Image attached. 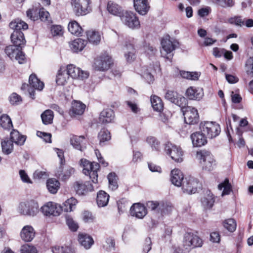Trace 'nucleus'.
I'll return each mask as SVG.
<instances>
[{
  "mask_svg": "<svg viewBox=\"0 0 253 253\" xmlns=\"http://www.w3.org/2000/svg\"><path fill=\"white\" fill-rule=\"evenodd\" d=\"M196 158L199 160L203 169L205 170L211 171L215 166V161L209 151L205 150L197 151Z\"/></svg>",
  "mask_w": 253,
  "mask_h": 253,
  "instance_id": "obj_1",
  "label": "nucleus"
},
{
  "mask_svg": "<svg viewBox=\"0 0 253 253\" xmlns=\"http://www.w3.org/2000/svg\"><path fill=\"white\" fill-rule=\"evenodd\" d=\"M146 205L148 209L158 214L159 217L160 216L169 214L172 210L171 204L168 202L151 201H148Z\"/></svg>",
  "mask_w": 253,
  "mask_h": 253,
  "instance_id": "obj_2",
  "label": "nucleus"
},
{
  "mask_svg": "<svg viewBox=\"0 0 253 253\" xmlns=\"http://www.w3.org/2000/svg\"><path fill=\"white\" fill-rule=\"evenodd\" d=\"M81 165L83 167V172L86 175H89L93 183L98 182V171L100 165L96 162L91 163L86 159H81Z\"/></svg>",
  "mask_w": 253,
  "mask_h": 253,
  "instance_id": "obj_3",
  "label": "nucleus"
},
{
  "mask_svg": "<svg viewBox=\"0 0 253 253\" xmlns=\"http://www.w3.org/2000/svg\"><path fill=\"white\" fill-rule=\"evenodd\" d=\"M39 204L37 202L30 200L20 203L17 210L22 215L34 216L39 212Z\"/></svg>",
  "mask_w": 253,
  "mask_h": 253,
  "instance_id": "obj_4",
  "label": "nucleus"
},
{
  "mask_svg": "<svg viewBox=\"0 0 253 253\" xmlns=\"http://www.w3.org/2000/svg\"><path fill=\"white\" fill-rule=\"evenodd\" d=\"M203 244L202 239L197 234L192 232H187L184 235L183 246L188 251L191 249L201 247Z\"/></svg>",
  "mask_w": 253,
  "mask_h": 253,
  "instance_id": "obj_5",
  "label": "nucleus"
},
{
  "mask_svg": "<svg viewBox=\"0 0 253 253\" xmlns=\"http://www.w3.org/2000/svg\"><path fill=\"white\" fill-rule=\"evenodd\" d=\"M200 128L201 132L210 138L217 136L220 132V126L215 122H202L200 124Z\"/></svg>",
  "mask_w": 253,
  "mask_h": 253,
  "instance_id": "obj_6",
  "label": "nucleus"
},
{
  "mask_svg": "<svg viewBox=\"0 0 253 253\" xmlns=\"http://www.w3.org/2000/svg\"><path fill=\"white\" fill-rule=\"evenodd\" d=\"M176 43V42L170 40L169 37L163 39L161 41L162 49L161 50V54L162 56L171 61L173 55L172 51L175 50Z\"/></svg>",
  "mask_w": 253,
  "mask_h": 253,
  "instance_id": "obj_7",
  "label": "nucleus"
},
{
  "mask_svg": "<svg viewBox=\"0 0 253 253\" xmlns=\"http://www.w3.org/2000/svg\"><path fill=\"white\" fill-rule=\"evenodd\" d=\"M122 22L126 26L132 29L140 28V24L136 15L131 11H126L121 17Z\"/></svg>",
  "mask_w": 253,
  "mask_h": 253,
  "instance_id": "obj_8",
  "label": "nucleus"
},
{
  "mask_svg": "<svg viewBox=\"0 0 253 253\" xmlns=\"http://www.w3.org/2000/svg\"><path fill=\"white\" fill-rule=\"evenodd\" d=\"M180 108L186 124L194 125L199 122V116L197 109L191 106H186V105Z\"/></svg>",
  "mask_w": 253,
  "mask_h": 253,
  "instance_id": "obj_9",
  "label": "nucleus"
},
{
  "mask_svg": "<svg viewBox=\"0 0 253 253\" xmlns=\"http://www.w3.org/2000/svg\"><path fill=\"white\" fill-rule=\"evenodd\" d=\"M165 151L172 160L180 163L183 161V151L180 147H178L170 142L165 145Z\"/></svg>",
  "mask_w": 253,
  "mask_h": 253,
  "instance_id": "obj_10",
  "label": "nucleus"
},
{
  "mask_svg": "<svg viewBox=\"0 0 253 253\" xmlns=\"http://www.w3.org/2000/svg\"><path fill=\"white\" fill-rule=\"evenodd\" d=\"M113 64L112 58L108 55H102L95 59L93 68L99 71H105L108 70Z\"/></svg>",
  "mask_w": 253,
  "mask_h": 253,
  "instance_id": "obj_11",
  "label": "nucleus"
},
{
  "mask_svg": "<svg viewBox=\"0 0 253 253\" xmlns=\"http://www.w3.org/2000/svg\"><path fill=\"white\" fill-rule=\"evenodd\" d=\"M89 0H73L72 5L73 10L78 16L85 15L89 10Z\"/></svg>",
  "mask_w": 253,
  "mask_h": 253,
  "instance_id": "obj_12",
  "label": "nucleus"
},
{
  "mask_svg": "<svg viewBox=\"0 0 253 253\" xmlns=\"http://www.w3.org/2000/svg\"><path fill=\"white\" fill-rule=\"evenodd\" d=\"M165 97L167 100L180 107H183L187 103V100L184 97L173 90H167L165 93Z\"/></svg>",
  "mask_w": 253,
  "mask_h": 253,
  "instance_id": "obj_13",
  "label": "nucleus"
},
{
  "mask_svg": "<svg viewBox=\"0 0 253 253\" xmlns=\"http://www.w3.org/2000/svg\"><path fill=\"white\" fill-rule=\"evenodd\" d=\"M41 211L46 216H58L62 211V208L56 203L49 202L41 208Z\"/></svg>",
  "mask_w": 253,
  "mask_h": 253,
  "instance_id": "obj_14",
  "label": "nucleus"
},
{
  "mask_svg": "<svg viewBox=\"0 0 253 253\" xmlns=\"http://www.w3.org/2000/svg\"><path fill=\"white\" fill-rule=\"evenodd\" d=\"M69 77L73 79H85L89 76V73L81 70L79 68L76 67L73 64L67 66L66 70Z\"/></svg>",
  "mask_w": 253,
  "mask_h": 253,
  "instance_id": "obj_15",
  "label": "nucleus"
},
{
  "mask_svg": "<svg viewBox=\"0 0 253 253\" xmlns=\"http://www.w3.org/2000/svg\"><path fill=\"white\" fill-rule=\"evenodd\" d=\"M73 188L76 193L80 195H84L88 192L93 190V185L88 181L81 180L75 181L73 184Z\"/></svg>",
  "mask_w": 253,
  "mask_h": 253,
  "instance_id": "obj_16",
  "label": "nucleus"
},
{
  "mask_svg": "<svg viewBox=\"0 0 253 253\" xmlns=\"http://www.w3.org/2000/svg\"><path fill=\"white\" fill-rule=\"evenodd\" d=\"M198 185V181L196 179L193 177L186 178L182 184L183 192L189 194L195 193Z\"/></svg>",
  "mask_w": 253,
  "mask_h": 253,
  "instance_id": "obj_17",
  "label": "nucleus"
},
{
  "mask_svg": "<svg viewBox=\"0 0 253 253\" xmlns=\"http://www.w3.org/2000/svg\"><path fill=\"white\" fill-rule=\"evenodd\" d=\"M130 214L138 218H143L147 214L146 207L139 203L134 204L130 208Z\"/></svg>",
  "mask_w": 253,
  "mask_h": 253,
  "instance_id": "obj_18",
  "label": "nucleus"
},
{
  "mask_svg": "<svg viewBox=\"0 0 253 253\" xmlns=\"http://www.w3.org/2000/svg\"><path fill=\"white\" fill-rule=\"evenodd\" d=\"M133 6L135 10L142 15H146L150 8L148 0H133Z\"/></svg>",
  "mask_w": 253,
  "mask_h": 253,
  "instance_id": "obj_19",
  "label": "nucleus"
},
{
  "mask_svg": "<svg viewBox=\"0 0 253 253\" xmlns=\"http://www.w3.org/2000/svg\"><path fill=\"white\" fill-rule=\"evenodd\" d=\"M20 236L23 241L31 242L35 236V231L32 226L26 225L22 228Z\"/></svg>",
  "mask_w": 253,
  "mask_h": 253,
  "instance_id": "obj_20",
  "label": "nucleus"
},
{
  "mask_svg": "<svg viewBox=\"0 0 253 253\" xmlns=\"http://www.w3.org/2000/svg\"><path fill=\"white\" fill-rule=\"evenodd\" d=\"M186 96L190 100H199L204 96V92L202 88L190 86L186 91Z\"/></svg>",
  "mask_w": 253,
  "mask_h": 253,
  "instance_id": "obj_21",
  "label": "nucleus"
},
{
  "mask_svg": "<svg viewBox=\"0 0 253 253\" xmlns=\"http://www.w3.org/2000/svg\"><path fill=\"white\" fill-rule=\"evenodd\" d=\"M11 40L14 45L22 48L25 43L24 34L21 31H14L11 35Z\"/></svg>",
  "mask_w": 253,
  "mask_h": 253,
  "instance_id": "obj_22",
  "label": "nucleus"
},
{
  "mask_svg": "<svg viewBox=\"0 0 253 253\" xmlns=\"http://www.w3.org/2000/svg\"><path fill=\"white\" fill-rule=\"evenodd\" d=\"M190 138L194 147L204 146L207 142L206 137L202 132H194L191 134Z\"/></svg>",
  "mask_w": 253,
  "mask_h": 253,
  "instance_id": "obj_23",
  "label": "nucleus"
},
{
  "mask_svg": "<svg viewBox=\"0 0 253 253\" xmlns=\"http://www.w3.org/2000/svg\"><path fill=\"white\" fill-rule=\"evenodd\" d=\"M171 181L174 185L180 187L184 181V176L180 170L175 169L171 171Z\"/></svg>",
  "mask_w": 253,
  "mask_h": 253,
  "instance_id": "obj_24",
  "label": "nucleus"
},
{
  "mask_svg": "<svg viewBox=\"0 0 253 253\" xmlns=\"http://www.w3.org/2000/svg\"><path fill=\"white\" fill-rule=\"evenodd\" d=\"M114 118V113L110 109L103 110L100 114L99 122L105 124L112 123Z\"/></svg>",
  "mask_w": 253,
  "mask_h": 253,
  "instance_id": "obj_25",
  "label": "nucleus"
},
{
  "mask_svg": "<svg viewBox=\"0 0 253 253\" xmlns=\"http://www.w3.org/2000/svg\"><path fill=\"white\" fill-rule=\"evenodd\" d=\"M78 241L82 246L85 249H89L94 244L92 238L86 234H79Z\"/></svg>",
  "mask_w": 253,
  "mask_h": 253,
  "instance_id": "obj_26",
  "label": "nucleus"
},
{
  "mask_svg": "<svg viewBox=\"0 0 253 253\" xmlns=\"http://www.w3.org/2000/svg\"><path fill=\"white\" fill-rule=\"evenodd\" d=\"M85 105L80 101H74L70 112L72 115H81L85 109Z\"/></svg>",
  "mask_w": 253,
  "mask_h": 253,
  "instance_id": "obj_27",
  "label": "nucleus"
},
{
  "mask_svg": "<svg viewBox=\"0 0 253 253\" xmlns=\"http://www.w3.org/2000/svg\"><path fill=\"white\" fill-rule=\"evenodd\" d=\"M214 198L211 191H207L204 196L201 199V203L205 209H210L213 205Z\"/></svg>",
  "mask_w": 253,
  "mask_h": 253,
  "instance_id": "obj_28",
  "label": "nucleus"
},
{
  "mask_svg": "<svg viewBox=\"0 0 253 253\" xmlns=\"http://www.w3.org/2000/svg\"><path fill=\"white\" fill-rule=\"evenodd\" d=\"M107 9L109 13L115 16H120V17L124 13L122 7L116 3L112 1H109L108 2Z\"/></svg>",
  "mask_w": 253,
  "mask_h": 253,
  "instance_id": "obj_29",
  "label": "nucleus"
},
{
  "mask_svg": "<svg viewBox=\"0 0 253 253\" xmlns=\"http://www.w3.org/2000/svg\"><path fill=\"white\" fill-rule=\"evenodd\" d=\"M29 83L31 87L38 90H42L44 87V84L34 74L30 76Z\"/></svg>",
  "mask_w": 253,
  "mask_h": 253,
  "instance_id": "obj_30",
  "label": "nucleus"
},
{
  "mask_svg": "<svg viewBox=\"0 0 253 253\" xmlns=\"http://www.w3.org/2000/svg\"><path fill=\"white\" fill-rule=\"evenodd\" d=\"M124 50L126 61L128 62L133 61L135 58V49L133 45L130 43L127 44Z\"/></svg>",
  "mask_w": 253,
  "mask_h": 253,
  "instance_id": "obj_31",
  "label": "nucleus"
},
{
  "mask_svg": "<svg viewBox=\"0 0 253 253\" xmlns=\"http://www.w3.org/2000/svg\"><path fill=\"white\" fill-rule=\"evenodd\" d=\"M9 140L12 142V143H15L17 145H22L24 143L26 137L25 136L20 134L17 130L13 129L10 133Z\"/></svg>",
  "mask_w": 253,
  "mask_h": 253,
  "instance_id": "obj_32",
  "label": "nucleus"
},
{
  "mask_svg": "<svg viewBox=\"0 0 253 253\" xmlns=\"http://www.w3.org/2000/svg\"><path fill=\"white\" fill-rule=\"evenodd\" d=\"M109 195L104 191H100L97 193L96 202L99 207H104L108 203Z\"/></svg>",
  "mask_w": 253,
  "mask_h": 253,
  "instance_id": "obj_33",
  "label": "nucleus"
},
{
  "mask_svg": "<svg viewBox=\"0 0 253 253\" xmlns=\"http://www.w3.org/2000/svg\"><path fill=\"white\" fill-rule=\"evenodd\" d=\"M86 41L82 39H77L70 44L71 49L75 52L82 51L86 44Z\"/></svg>",
  "mask_w": 253,
  "mask_h": 253,
  "instance_id": "obj_34",
  "label": "nucleus"
},
{
  "mask_svg": "<svg viewBox=\"0 0 253 253\" xmlns=\"http://www.w3.org/2000/svg\"><path fill=\"white\" fill-rule=\"evenodd\" d=\"M84 139L85 138L83 135H73L70 138V143L75 149L82 151L83 143Z\"/></svg>",
  "mask_w": 253,
  "mask_h": 253,
  "instance_id": "obj_35",
  "label": "nucleus"
},
{
  "mask_svg": "<svg viewBox=\"0 0 253 253\" xmlns=\"http://www.w3.org/2000/svg\"><path fill=\"white\" fill-rule=\"evenodd\" d=\"M74 172V169L73 168H69L66 170H63L62 167H60L56 174L59 179L62 181H66Z\"/></svg>",
  "mask_w": 253,
  "mask_h": 253,
  "instance_id": "obj_36",
  "label": "nucleus"
},
{
  "mask_svg": "<svg viewBox=\"0 0 253 253\" xmlns=\"http://www.w3.org/2000/svg\"><path fill=\"white\" fill-rule=\"evenodd\" d=\"M9 27L14 31H21V29L26 30L28 28V24L19 19H16L9 23Z\"/></svg>",
  "mask_w": 253,
  "mask_h": 253,
  "instance_id": "obj_37",
  "label": "nucleus"
},
{
  "mask_svg": "<svg viewBox=\"0 0 253 253\" xmlns=\"http://www.w3.org/2000/svg\"><path fill=\"white\" fill-rule=\"evenodd\" d=\"M69 31L76 36H79L83 32V29L79 24L76 21H71L68 24Z\"/></svg>",
  "mask_w": 253,
  "mask_h": 253,
  "instance_id": "obj_38",
  "label": "nucleus"
},
{
  "mask_svg": "<svg viewBox=\"0 0 253 253\" xmlns=\"http://www.w3.org/2000/svg\"><path fill=\"white\" fill-rule=\"evenodd\" d=\"M151 103L154 110L161 112L163 110V103L160 97L155 95L151 96Z\"/></svg>",
  "mask_w": 253,
  "mask_h": 253,
  "instance_id": "obj_39",
  "label": "nucleus"
},
{
  "mask_svg": "<svg viewBox=\"0 0 253 253\" xmlns=\"http://www.w3.org/2000/svg\"><path fill=\"white\" fill-rule=\"evenodd\" d=\"M69 77L65 69H61L59 70L56 78V83L58 85H64L69 79Z\"/></svg>",
  "mask_w": 253,
  "mask_h": 253,
  "instance_id": "obj_40",
  "label": "nucleus"
},
{
  "mask_svg": "<svg viewBox=\"0 0 253 253\" xmlns=\"http://www.w3.org/2000/svg\"><path fill=\"white\" fill-rule=\"evenodd\" d=\"M47 188L51 193L55 194L57 193L60 187L59 181L54 178L49 179L46 182Z\"/></svg>",
  "mask_w": 253,
  "mask_h": 253,
  "instance_id": "obj_41",
  "label": "nucleus"
},
{
  "mask_svg": "<svg viewBox=\"0 0 253 253\" xmlns=\"http://www.w3.org/2000/svg\"><path fill=\"white\" fill-rule=\"evenodd\" d=\"M77 203V200L74 198H71L67 200L63 204L61 207L62 211H64L66 212H70L75 209V206Z\"/></svg>",
  "mask_w": 253,
  "mask_h": 253,
  "instance_id": "obj_42",
  "label": "nucleus"
},
{
  "mask_svg": "<svg viewBox=\"0 0 253 253\" xmlns=\"http://www.w3.org/2000/svg\"><path fill=\"white\" fill-rule=\"evenodd\" d=\"M87 37L88 41L94 44H97L101 40V35L99 33L93 31H88Z\"/></svg>",
  "mask_w": 253,
  "mask_h": 253,
  "instance_id": "obj_43",
  "label": "nucleus"
},
{
  "mask_svg": "<svg viewBox=\"0 0 253 253\" xmlns=\"http://www.w3.org/2000/svg\"><path fill=\"white\" fill-rule=\"evenodd\" d=\"M22 49L14 44L11 45L5 48V52L11 59L13 60L16 57V55L18 54L19 50Z\"/></svg>",
  "mask_w": 253,
  "mask_h": 253,
  "instance_id": "obj_44",
  "label": "nucleus"
},
{
  "mask_svg": "<svg viewBox=\"0 0 253 253\" xmlns=\"http://www.w3.org/2000/svg\"><path fill=\"white\" fill-rule=\"evenodd\" d=\"M1 145L3 153L6 155L10 154L13 150L12 142L7 138L1 141Z\"/></svg>",
  "mask_w": 253,
  "mask_h": 253,
  "instance_id": "obj_45",
  "label": "nucleus"
},
{
  "mask_svg": "<svg viewBox=\"0 0 253 253\" xmlns=\"http://www.w3.org/2000/svg\"><path fill=\"white\" fill-rule=\"evenodd\" d=\"M0 125L5 129H9L13 126L11 119L6 114H3L0 116Z\"/></svg>",
  "mask_w": 253,
  "mask_h": 253,
  "instance_id": "obj_46",
  "label": "nucleus"
},
{
  "mask_svg": "<svg viewBox=\"0 0 253 253\" xmlns=\"http://www.w3.org/2000/svg\"><path fill=\"white\" fill-rule=\"evenodd\" d=\"M53 112L51 110H46L41 115L42 123L44 125L50 124L53 119Z\"/></svg>",
  "mask_w": 253,
  "mask_h": 253,
  "instance_id": "obj_47",
  "label": "nucleus"
},
{
  "mask_svg": "<svg viewBox=\"0 0 253 253\" xmlns=\"http://www.w3.org/2000/svg\"><path fill=\"white\" fill-rule=\"evenodd\" d=\"M224 227L230 232H234L236 229V222L233 218H229L223 222Z\"/></svg>",
  "mask_w": 253,
  "mask_h": 253,
  "instance_id": "obj_48",
  "label": "nucleus"
},
{
  "mask_svg": "<svg viewBox=\"0 0 253 253\" xmlns=\"http://www.w3.org/2000/svg\"><path fill=\"white\" fill-rule=\"evenodd\" d=\"M115 243L111 237L107 238L102 244L103 248L107 252H111L115 250Z\"/></svg>",
  "mask_w": 253,
  "mask_h": 253,
  "instance_id": "obj_49",
  "label": "nucleus"
},
{
  "mask_svg": "<svg viewBox=\"0 0 253 253\" xmlns=\"http://www.w3.org/2000/svg\"><path fill=\"white\" fill-rule=\"evenodd\" d=\"M218 187L220 190L223 188V191L221 194L222 196L229 194L231 191V186L228 179H226L223 182L219 184Z\"/></svg>",
  "mask_w": 253,
  "mask_h": 253,
  "instance_id": "obj_50",
  "label": "nucleus"
},
{
  "mask_svg": "<svg viewBox=\"0 0 253 253\" xmlns=\"http://www.w3.org/2000/svg\"><path fill=\"white\" fill-rule=\"evenodd\" d=\"M245 18L243 16L237 15L230 18L229 19V22L231 24H234L238 27H243L245 26Z\"/></svg>",
  "mask_w": 253,
  "mask_h": 253,
  "instance_id": "obj_51",
  "label": "nucleus"
},
{
  "mask_svg": "<svg viewBox=\"0 0 253 253\" xmlns=\"http://www.w3.org/2000/svg\"><path fill=\"white\" fill-rule=\"evenodd\" d=\"M109 181V187L112 190H116L118 188L117 182V176L115 173L111 172L108 175Z\"/></svg>",
  "mask_w": 253,
  "mask_h": 253,
  "instance_id": "obj_52",
  "label": "nucleus"
},
{
  "mask_svg": "<svg viewBox=\"0 0 253 253\" xmlns=\"http://www.w3.org/2000/svg\"><path fill=\"white\" fill-rule=\"evenodd\" d=\"M98 137L100 141V144L111 139L110 132L105 129H102L100 131Z\"/></svg>",
  "mask_w": 253,
  "mask_h": 253,
  "instance_id": "obj_53",
  "label": "nucleus"
},
{
  "mask_svg": "<svg viewBox=\"0 0 253 253\" xmlns=\"http://www.w3.org/2000/svg\"><path fill=\"white\" fill-rule=\"evenodd\" d=\"M147 142L150 145L153 150L159 151L160 150V142L154 137L149 136L147 138Z\"/></svg>",
  "mask_w": 253,
  "mask_h": 253,
  "instance_id": "obj_54",
  "label": "nucleus"
},
{
  "mask_svg": "<svg viewBox=\"0 0 253 253\" xmlns=\"http://www.w3.org/2000/svg\"><path fill=\"white\" fill-rule=\"evenodd\" d=\"M66 224L71 231L75 232L78 230L79 228L78 224L72 217L69 216H66Z\"/></svg>",
  "mask_w": 253,
  "mask_h": 253,
  "instance_id": "obj_55",
  "label": "nucleus"
},
{
  "mask_svg": "<svg viewBox=\"0 0 253 253\" xmlns=\"http://www.w3.org/2000/svg\"><path fill=\"white\" fill-rule=\"evenodd\" d=\"M21 253H38L37 249L32 245L25 244L21 247Z\"/></svg>",
  "mask_w": 253,
  "mask_h": 253,
  "instance_id": "obj_56",
  "label": "nucleus"
},
{
  "mask_svg": "<svg viewBox=\"0 0 253 253\" xmlns=\"http://www.w3.org/2000/svg\"><path fill=\"white\" fill-rule=\"evenodd\" d=\"M27 16L33 21L38 19L39 11L37 8L29 9L26 12Z\"/></svg>",
  "mask_w": 253,
  "mask_h": 253,
  "instance_id": "obj_57",
  "label": "nucleus"
},
{
  "mask_svg": "<svg viewBox=\"0 0 253 253\" xmlns=\"http://www.w3.org/2000/svg\"><path fill=\"white\" fill-rule=\"evenodd\" d=\"M141 76L149 84L153 83L154 80L153 76L148 71V69H144L142 72Z\"/></svg>",
  "mask_w": 253,
  "mask_h": 253,
  "instance_id": "obj_58",
  "label": "nucleus"
},
{
  "mask_svg": "<svg viewBox=\"0 0 253 253\" xmlns=\"http://www.w3.org/2000/svg\"><path fill=\"white\" fill-rule=\"evenodd\" d=\"M9 100L10 103L12 105L18 104L22 101L21 96L16 93H13L9 97Z\"/></svg>",
  "mask_w": 253,
  "mask_h": 253,
  "instance_id": "obj_59",
  "label": "nucleus"
},
{
  "mask_svg": "<svg viewBox=\"0 0 253 253\" xmlns=\"http://www.w3.org/2000/svg\"><path fill=\"white\" fill-rule=\"evenodd\" d=\"M82 217L84 222L86 223L92 222L94 220V217L92 213L88 211H84L83 213Z\"/></svg>",
  "mask_w": 253,
  "mask_h": 253,
  "instance_id": "obj_60",
  "label": "nucleus"
},
{
  "mask_svg": "<svg viewBox=\"0 0 253 253\" xmlns=\"http://www.w3.org/2000/svg\"><path fill=\"white\" fill-rule=\"evenodd\" d=\"M51 33L53 36H60L63 34L62 28L60 25H54L51 28Z\"/></svg>",
  "mask_w": 253,
  "mask_h": 253,
  "instance_id": "obj_61",
  "label": "nucleus"
},
{
  "mask_svg": "<svg viewBox=\"0 0 253 253\" xmlns=\"http://www.w3.org/2000/svg\"><path fill=\"white\" fill-rule=\"evenodd\" d=\"M152 242L150 238H146L142 248V253H148L151 249Z\"/></svg>",
  "mask_w": 253,
  "mask_h": 253,
  "instance_id": "obj_62",
  "label": "nucleus"
},
{
  "mask_svg": "<svg viewBox=\"0 0 253 253\" xmlns=\"http://www.w3.org/2000/svg\"><path fill=\"white\" fill-rule=\"evenodd\" d=\"M38 136L42 138L43 140L46 143L51 142V135L50 133L43 132L40 131H38L37 132Z\"/></svg>",
  "mask_w": 253,
  "mask_h": 253,
  "instance_id": "obj_63",
  "label": "nucleus"
},
{
  "mask_svg": "<svg viewBox=\"0 0 253 253\" xmlns=\"http://www.w3.org/2000/svg\"><path fill=\"white\" fill-rule=\"evenodd\" d=\"M53 253H70V249L67 247H54L52 248Z\"/></svg>",
  "mask_w": 253,
  "mask_h": 253,
  "instance_id": "obj_64",
  "label": "nucleus"
}]
</instances>
